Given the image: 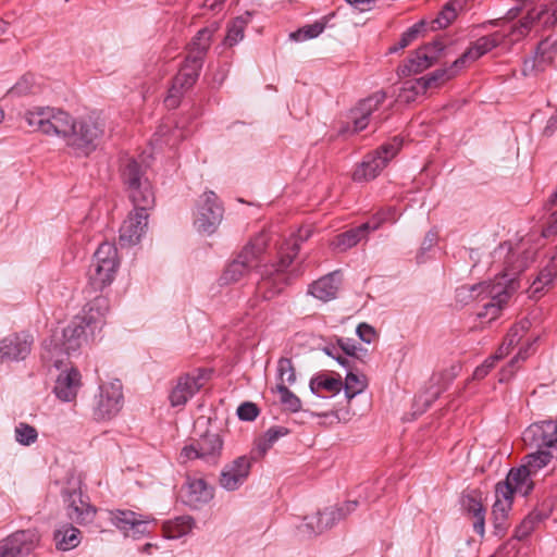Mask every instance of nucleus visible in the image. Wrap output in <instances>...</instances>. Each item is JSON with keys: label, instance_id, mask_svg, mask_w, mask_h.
I'll list each match as a JSON object with an SVG mask.
<instances>
[{"label": "nucleus", "instance_id": "obj_1", "mask_svg": "<svg viewBox=\"0 0 557 557\" xmlns=\"http://www.w3.org/2000/svg\"><path fill=\"white\" fill-rule=\"evenodd\" d=\"M109 311V301L104 297H96L87 305L84 315L75 317L62 331H54L49 339L44 342L42 358L60 369L65 359L77 351L86 341L87 329L91 333L100 330Z\"/></svg>", "mask_w": 557, "mask_h": 557}, {"label": "nucleus", "instance_id": "obj_2", "mask_svg": "<svg viewBox=\"0 0 557 557\" xmlns=\"http://www.w3.org/2000/svg\"><path fill=\"white\" fill-rule=\"evenodd\" d=\"M297 238H288L278 250L277 263L264 264L260 268V280L256 286V296L262 300H271L278 296L292 283L287 269L299 253Z\"/></svg>", "mask_w": 557, "mask_h": 557}, {"label": "nucleus", "instance_id": "obj_3", "mask_svg": "<svg viewBox=\"0 0 557 557\" xmlns=\"http://www.w3.org/2000/svg\"><path fill=\"white\" fill-rule=\"evenodd\" d=\"M518 287L517 280L507 273L497 275L491 282L473 285L470 288L471 296L483 301L476 312L478 318L487 323L496 320Z\"/></svg>", "mask_w": 557, "mask_h": 557}, {"label": "nucleus", "instance_id": "obj_4", "mask_svg": "<svg viewBox=\"0 0 557 557\" xmlns=\"http://www.w3.org/2000/svg\"><path fill=\"white\" fill-rule=\"evenodd\" d=\"M25 121L34 131L49 136L69 139L74 129V119L66 112L54 108H35L25 113Z\"/></svg>", "mask_w": 557, "mask_h": 557}, {"label": "nucleus", "instance_id": "obj_5", "mask_svg": "<svg viewBox=\"0 0 557 557\" xmlns=\"http://www.w3.org/2000/svg\"><path fill=\"white\" fill-rule=\"evenodd\" d=\"M120 176L134 206L153 208L154 193L150 182L145 176L141 164L132 158L123 160Z\"/></svg>", "mask_w": 557, "mask_h": 557}, {"label": "nucleus", "instance_id": "obj_6", "mask_svg": "<svg viewBox=\"0 0 557 557\" xmlns=\"http://www.w3.org/2000/svg\"><path fill=\"white\" fill-rule=\"evenodd\" d=\"M119 265L120 260L115 245L109 242L100 244L88 270L89 286L98 292L111 285Z\"/></svg>", "mask_w": 557, "mask_h": 557}, {"label": "nucleus", "instance_id": "obj_7", "mask_svg": "<svg viewBox=\"0 0 557 557\" xmlns=\"http://www.w3.org/2000/svg\"><path fill=\"white\" fill-rule=\"evenodd\" d=\"M103 134V120L91 115L86 116L77 122L74 121V129L69 136L67 146L77 154L87 156L96 149Z\"/></svg>", "mask_w": 557, "mask_h": 557}, {"label": "nucleus", "instance_id": "obj_8", "mask_svg": "<svg viewBox=\"0 0 557 557\" xmlns=\"http://www.w3.org/2000/svg\"><path fill=\"white\" fill-rule=\"evenodd\" d=\"M403 140L394 137L383 144L374 152L364 157L363 161L356 168L352 174L355 182H368L374 180L387 163L398 153Z\"/></svg>", "mask_w": 557, "mask_h": 557}, {"label": "nucleus", "instance_id": "obj_9", "mask_svg": "<svg viewBox=\"0 0 557 557\" xmlns=\"http://www.w3.org/2000/svg\"><path fill=\"white\" fill-rule=\"evenodd\" d=\"M123 386L119 380L101 384L95 396L92 416L96 421H108L119 414L123 407Z\"/></svg>", "mask_w": 557, "mask_h": 557}, {"label": "nucleus", "instance_id": "obj_10", "mask_svg": "<svg viewBox=\"0 0 557 557\" xmlns=\"http://www.w3.org/2000/svg\"><path fill=\"white\" fill-rule=\"evenodd\" d=\"M265 249L264 236L257 237L249 243L233 262L228 264L221 276L224 284L235 283L240 280L250 269L257 267L256 260Z\"/></svg>", "mask_w": 557, "mask_h": 557}, {"label": "nucleus", "instance_id": "obj_11", "mask_svg": "<svg viewBox=\"0 0 557 557\" xmlns=\"http://www.w3.org/2000/svg\"><path fill=\"white\" fill-rule=\"evenodd\" d=\"M63 497L65 503L66 516L69 519L79 525L91 523L96 517L97 509L89 503L81 490L79 483H74L64 488Z\"/></svg>", "mask_w": 557, "mask_h": 557}, {"label": "nucleus", "instance_id": "obj_12", "mask_svg": "<svg viewBox=\"0 0 557 557\" xmlns=\"http://www.w3.org/2000/svg\"><path fill=\"white\" fill-rule=\"evenodd\" d=\"M223 449V440L216 433L207 432L196 443L186 445L181 451L184 461L201 459L206 463L216 465Z\"/></svg>", "mask_w": 557, "mask_h": 557}, {"label": "nucleus", "instance_id": "obj_13", "mask_svg": "<svg viewBox=\"0 0 557 557\" xmlns=\"http://www.w3.org/2000/svg\"><path fill=\"white\" fill-rule=\"evenodd\" d=\"M224 209L213 191H205L198 200L195 225L198 231L212 234L223 219Z\"/></svg>", "mask_w": 557, "mask_h": 557}, {"label": "nucleus", "instance_id": "obj_14", "mask_svg": "<svg viewBox=\"0 0 557 557\" xmlns=\"http://www.w3.org/2000/svg\"><path fill=\"white\" fill-rule=\"evenodd\" d=\"M522 441L529 448L553 450L557 456V420L530 424L522 433Z\"/></svg>", "mask_w": 557, "mask_h": 557}, {"label": "nucleus", "instance_id": "obj_15", "mask_svg": "<svg viewBox=\"0 0 557 557\" xmlns=\"http://www.w3.org/2000/svg\"><path fill=\"white\" fill-rule=\"evenodd\" d=\"M548 16L544 20V26L550 27L557 24V0H553L547 5H542L540 9H529L527 14L519 21L518 24L511 26L510 32L506 34L510 41H519L524 38L535 25L536 22H540L544 16Z\"/></svg>", "mask_w": 557, "mask_h": 557}, {"label": "nucleus", "instance_id": "obj_16", "mask_svg": "<svg viewBox=\"0 0 557 557\" xmlns=\"http://www.w3.org/2000/svg\"><path fill=\"white\" fill-rule=\"evenodd\" d=\"M110 521L125 536L137 540L149 533V524L153 519L133 510L115 509L110 511Z\"/></svg>", "mask_w": 557, "mask_h": 557}, {"label": "nucleus", "instance_id": "obj_17", "mask_svg": "<svg viewBox=\"0 0 557 557\" xmlns=\"http://www.w3.org/2000/svg\"><path fill=\"white\" fill-rule=\"evenodd\" d=\"M205 380L206 370L203 369H196L181 375L169 396L171 406H184L203 386Z\"/></svg>", "mask_w": 557, "mask_h": 557}, {"label": "nucleus", "instance_id": "obj_18", "mask_svg": "<svg viewBox=\"0 0 557 557\" xmlns=\"http://www.w3.org/2000/svg\"><path fill=\"white\" fill-rule=\"evenodd\" d=\"M151 208H143L134 206L127 218L120 227V244L123 246H132L139 243L148 226V210Z\"/></svg>", "mask_w": 557, "mask_h": 557}, {"label": "nucleus", "instance_id": "obj_19", "mask_svg": "<svg viewBox=\"0 0 557 557\" xmlns=\"http://www.w3.org/2000/svg\"><path fill=\"white\" fill-rule=\"evenodd\" d=\"M35 530H22L0 541V557H22L28 555L38 544Z\"/></svg>", "mask_w": 557, "mask_h": 557}, {"label": "nucleus", "instance_id": "obj_20", "mask_svg": "<svg viewBox=\"0 0 557 557\" xmlns=\"http://www.w3.org/2000/svg\"><path fill=\"white\" fill-rule=\"evenodd\" d=\"M386 95L384 91H376L370 97L361 100L358 106L351 110V120L355 132L363 131L371 121L380 123L382 119L375 114L380 106L384 102Z\"/></svg>", "mask_w": 557, "mask_h": 557}, {"label": "nucleus", "instance_id": "obj_21", "mask_svg": "<svg viewBox=\"0 0 557 557\" xmlns=\"http://www.w3.org/2000/svg\"><path fill=\"white\" fill-rule=\"evenodd\" d=\"M444 49L441 41H434L416 50L400 69L405 76L418 74L431 67L437 60L440 52Z\"/></svg>", "mask_w": 557, "mask_h": 557}, {"label": "nucleus", "instance_id": "obj_22", "mask_svg": "<svg viewBox=\"0 0 557 557\" xmlns=\"http://www.w3.org/2000/svg\"><path fill=\"white\" fill-rule=\"evenodd\" d=\"M531 475L532 473L522 465L519 468L511 469L506 479L496 484V487L499 493L505 492V494L512 497L515 494L528 496L534 487Z\"/></svg>", "mask_w": 557, "mask_h": 557}, {"label": "nucleus", "instance_id": "obj_23", "mask_svg": "<svg viewBox=\"0 0 557 557\" xmlns=\"http://www.w3.org/2000/svg\"><path fill=\"white\" fill-rule=\"evenodd\" d=\"M252 465V458L239 456L226 465L220 475V484L227 491L237 490L248 478Z\"/></svg>", "mask_w": 557, "mask_h": 557}, {"label": "nucleus", "instance_id": "obj_24", "mask_svg": "<svg viewBox=\"0 0 557 557\" xmlns=\"http://www.w3.org/2000/svg\"><path fill=\"white\" fill-rule=\"evenodd\" d=\"M33 345V338L26 334H12L0 341V362L25 359Z\"/></svg>", "mask_w": 557, "mask_h": 557}, {"label": "nucleus", "instance_id": "obj_25", "mask_svg": "<svg viewBox=\"0 0 557 557\" xmlns=\"http://www.w3.org/2000/svg\"><path fill=\"white\" fill-rule=\"evenodd\" d=\"M507 35L498 32L476 39L457 60L454 61V67L462 69L467 63L474 62L499 46Z\"/></svg>", "mask_w": 557, "mask_h": 557}, {"label": "nucleus", "instance_id": "obj_26", "mask_svg": "<svg viewBox=\"0 0 557 557\" xmlns=\"http://www.w3.org/2000/svg\"><path fill=\"white\" fill-rule=\"evenodd\" d=\"M461 505L466 513L473 520V530L483 537L485 534L486 509L483 506L481 493L474 490L462 495Z\"/></svg>", "mask_w": 557, "mask_h": 557}, {"label": "nucleus", "instance_id": "obj_27", "mask_svg": "<svg viewBox=\"0 0 557 557\" xmlns=\"http://www.w3.org/2000/svg\"><path fill=\"white\" fill-rule=\"evenodd\" d=\"M339 272L329 273L309 285L308 293L321 301H330L336 298L339 289Z\"/></svg>", "mask_w": 557, "mask_h": 557}, {"label": "nucleus", "instance_id": "obj_28", "mask_svg": "<svg viewBox=\"0 0 557 557\" xmlns=\"http://www.w3.org/2000/svg\"><path fill=\"white\" fill-rule=\"evenodd\" d=\"M496 500L492 508L493 525L496 535H504L507 530L508 513L512 508L513 497L499 493L495 486Z\"/></svg>", "mask_w": 557, "mask_h": 557}, {"label": "nucleus", "instance_id": "obj_29", "mask_svg": "<svg viewBox=\"0 0 557 557\" xmlns=\"http://www.w3.org/2000/svg\"><path fill=\"white\" fill-rule=\"evenodd\" d=\"M81 387V373L76 369L62 372L54 385V394L62 401H72L76 398Z\"/></svg>", "mask_w": 557, "mask_h": 557}, {"label": "nucleus", "instance_id": "obj_30", "mask_svg": "<svg viewBox=\"0 0 557 557\" xmlns=\"http://www.w3.org/2000/svg\"><path fill=\"white\" fill-rule=\"evenodd\" d=\"M216 29V25H211L200 29L193 38L187 55L203 63L205 57L211 45L213 34Z\"/></svg>", "mask_w": 557, "mask_h": 557}, {"label": "nucleus", "instance_id": "obj_31", "mask_svg": "<svg viewBox=\"0 0 557 557\" xmlns=\"http://www.w3.org/2000/svg\"><path fill=\"white\" fill-rule=\"evenodd\" d=\"M186 488V503L189 506L197 507L213 497L212 487L203 479H188Z\"/></svg>", "mask_w": 557, "mask_h": 557}, {"label": "nucleus", "instance_id": "obj_32", "mask_svg": "<svg viewBox=\"0 0 557 557\" xmlns=\"http://www.w3.org/2000/svg\"><path fill=\"white\" fill-rule=\"evenodd\" d=\"M358 503L356 500H349L338 506L327 507L322 511L320 530H327L332 528L336 522L346 518L349 513L356 510Z\"/></svg>", "mask_w": 557, "mask_h": 557}, {"label": "nucleus", "instance_id": "obj_33", "mask_svg": "<svg viewBox=\"0 0 557 557\" xmlns=\"http://www.w3.org/2000/svg\"><path fill=\"white\" fill-rule=\"evenodd\" d=\"M529 327L530 322L528 320H522L512 325L509 332L507 333L504 342L495 352V358L503 359L504 357H506L509 354L510 349L513 346L518 345L520 341L524 337Z\"/></svg>", "mask_w": 557, "mask_h": 557}, {"label": "nucleus", "instance_id": "obj_34", "mask_svg": "<svg viewBox=\"0 0 557 557\" xmlns=\"http://www.w3.org/2000/svg\"><path fill=\"white\" fill-rule=\"evenodd\" d=\"M202 62L187 55L184 64L182 65L173 81H175L176 84L183 86L188 90L197 82L200 71L202 69Z\"/></svg>", "mask_w": 557, "mask_h": 557}, {"label": "nucleus", "instance_id": "obj_35", "mask_svg": "<svg viewBox=\"0 0 557 557\" xmlns=\"http://www.w3.org/2000/svg\"><path fill=\"white\" fill-rule=\"evenodd\" d=\"M53 539L58 549L70 550L79 545L81 531L73 524L65 523L54 531Z\"/></svg>", "mask_w": 557, "mask_h": 557}, {"label": "nucleus", "instance_id": "obj_36", "mask_svg": "<svg viewBox=\"0 0 557 557\" xmlns=\"http://www.w3.org/2000/svg\"><path fill=\"white\" fill-rule=\"evenodd\" d=\"M546 41H542L535 54L532 58L525 59L522 66V73L524 76L542 72L552 62L553 57L546 53Z\"/></svg>", "mask_w": 557, "mask_h": 557}, {"label": "nucleus", "instance_id": "obj_37", "mask_svg": "<svg viewBox=\"0 0 557 557\" xmlns=\"http://www.w3.org/2000/svg\"><path fill=\"white\" fill-rule=\"evenodd\" d=\"M288 429L285 426L275 425L265 431L255 443V451L258 457H263L272 446L283 436L288 434Z\"/></svg>", "mask_w": 557, "mask_h": 557}, {"label": "nucleus", "instance_id": "obj_38", "mask_svg": "<svg viewBox=\"0 0 557 557\" xmlns=\"http://www.w3.org/2000/svg\"><path fill=\"white\" fill-rule=\"evenodd\" d=\"M466 0H450L447 2L437 17L432 21V29H442L448 27L457 17L458 12L462 10Z\"/></svg>", "mask_w": 557, "mask_h": 557}, {"label": "nucleus", "instance_id": "obj_39", "mask_svg": "<svg viewBox=\"0 0 557 557\" xmlns=\"http://www.w3.org/2000/svg\"><path fill=\"white\" fill-rule=\"evenodd\" d=\"M557 277V258L553 257L548 263L541 270L531 285L533 294L541 293L546 286L550 285Z\"/></svg>", "mask_w": 557, "mask_h": 557}, {"label": "nucleus", "instance_id": "obj_40", "mask_svg": "<svg viewBox=\"0 0 557 557\" xmlns=\"http://www.w3.org/2000/svg\"><path fill=\"white\" fill-rule=\"evenodd\" d=\"M250 13L240 15L232 20L227 26L225 44L230 47L238 44L244 38L245 28L250 22Z\"/></svg>", "mask_w": 557, "mask_h": 557}, {"label": "nucleus", "instance_id": "obj_41", "mask_svg": "<svg viewBox=\"0 0 557 557\" xmlns=\"http://www.w3.org/2000/svg\"><path fill=\"white\" fill-rule=\"evenodd\" d=\"M554 454L555 453H553V450L534 449V451L524 457L523 466L532 474H535L537 471L550 463Z\"/></svg>", "mask_w": 557, "mask_h": 557}, {"label": "nucleus", "instance_id": "obj_42", "mask_svg": "<svg viewBox=\"0 0 557 557\" xmlns=\"http://www.w3.org/2000/svg\"><path fill=\"white\" fill-rule=\"evenodd\" d=\"M343 383L341 377H332L326 374H319L310 380V389L313 394L319 395L321 391L332 394L341 392Z\"/></svg>", "mask_w": 557, "mask_h": 557}, {"label": "nucleus", "instance_id": "obj_43", "mask_svg": "<svg viewBox=\"0 0 557 557\" xmlns=\"http://www.w3.org/2000/svg\"><path fill=\"white\" fill-rule=\"evenodd\" d=\"M194 520L189 516L177 517L164 524V533L168 539H178L186 535L193 529Z\"/></svg>", "mask_w": 557, "mask_h": 557}, {"label": "nucleus", "instance_id": "obj_44", "mask_svg": "<svg viewBox=\"0 0 557 557\" xmlns=\"http://www.w3.org/2000/svg\"><path fill=\"white\" fill-rule=\"evenodd\" d=\"M461 69L454 67V63L448 69H438L434 72L430 73L429 75L422 76V82L420 84H424L428 89L431 88H437L447 81L451 79L457 75V73Z\"/></svg>", "mask_w": 557, "mask_h": 557}, {"label": "nucleus", "instance_id": "obj_45", "mask_svg": "<svg viewBox=\"0 0 557 557\" xmlns=\"http://www.w3.org/2000/svg\"><path fill=\"white\" fill-rule=\"evenodd\" d=\"M366 236L364 231L361 225H359L337 235L333 244L341 251H346L347 249L356 246Z\"/></svg>", "mask_w": 557, "mask_h": 557}, {"label": "nucleus", "instance_id": "obj_46", "mask_svg": "<svg viewBox=\"0 0 557 557\" xmlns=\"http://www.w3.org/2000/svg\"><path fill=\"white\" fill-rule=\"evenodd\" d=\"M272 392L278 394L280 403L285 410L298 412L301 409L300 399L289 391L288 385L276 384V386L272 388Z\"/></svg>", "mask_w": 557, "mask_h": 557}, {"label": "nucleus", "instance_id": "obj_47", "mask_svg": "<svg viewBox=\"0 0 557 557\" xmlns=\"http://www.w3.org/2000/svg\"><path fill=\"white\" fill-rule=\"evenodd\" d=\"M530 347V343H528L525 347H521L510 362L499 371L498 381L500 383L509 382L515 376L518 369L517 363L519 361H524L529 357Z\"/></svg>", "mask_w": 557, "mask_h": 557}, {"label": "nucleus", "instance_id": "obj_48", "mask_svg": "<svg viewBox=\"0 0 557 557\" xmlns=\"http://www.w3.org/2000/svg\"><path fill=\"white\" fill-rule=\"evenodd\" d=\"M325 28V23L317 21L290 33L289 38L294 41H305L317 38Z\"/></svg>", "mask_w": 557, "mask_h": 557}, {"label": "nucleus", "instance_id": "obj_49", "mask_svg": "<svg viewBox=\"0 0 557 557\" xmlns=\"http://www.w3.org/2000/svg\"><path fill=\"white\" fill-rule=\"evenodd\" d=\"M277 384L293 385L296 382V371L289 358H280L277 361Z\"/></svg>", "mask_w": 557, "mask_h": 557}, {"label": "nucleus", "instance_id": "obj_50", "mask_svg": "<svg viewBox=\"0 0 557 557\" xmlns=\"http://www.w3.org/2000/svg\"><path fill=\"white\" fill-rule=\"evenodd\" d=\"M15 434V441L23 445V446H29L34 444L38 438V432L37 430L25 422H20L14 430Z\"/></svg>", "mask_w": 557, "mask_h": 557}, {"label": "nucleus", "instance_id": "obj_51", "mask_svg": "<svg viewBox=\"0 0 557 557\" xmlns=\"http://www.w3.org/2000/svg\"><path fill=\"white\" fill-rule=\"evenodd\" d=\"M367 387V379L363 375H357L348 372L345 379V394L347 398H352L362 393Z\"/></svg>", "mask_w": 557, "mask_h": 557}, {"label": "nucleus", "instance_id": "obj_52", "mask_svg": "<svg viewBox=\"0 0 557 557\" xmlns=\"http://www.w3.org/2000/svg\"><path fill=\"white\" fill-rule=\"evenodd\" d=\"M421 82L422 77L405 82L399 97L405 101L410 102L416 100L419 95H424L428 88L424 85L422 86V84H420Z\"/></svg>", "mask_w": 557, "mask_h": 557}, {"label": "nucleus", "instance_id": "obj_53", "mask_svg": "<svg viewBox=\"0 0 557 557\" xmlns=\"http://www.w3.org/2000/svg\"><path fill=\"white\" fill-rule=\"evenodd\" d=\"M424 27V22L421 21L414 25H412L411 27H409L400 37L399 41L397 45L391 47L388 49V52L389 53H394L400 49H404L406 48L407 46H409L417 37L418 35L421 33V30L423 29Z\"/></svg>", "mask_w": 557, "mask_h": 557}, {"label": "nucleus", "instance_id": "obj_54", "mask_svg": "<svg viewBox=\"0 0 557 557\" xmlns=\"http://www.w3.org/2000/svg\"><path fill=\"white\" fill-rule=\"evenodd\" d=\"M186 90V88L180 86L175 81H173L171 87L168 90V95L164 98L165 107L169 109H176L180 106L182 97Z\"/></svg>", "mask_w": 557, "mask_h": 557}, {"label": "nucleus", "instance_id": "obj_55", "mask_svg": "<svg viewBox=\"0 0 557 557\" xmlns=\"http://www.w3.org/2000/svg\"><path fill=\"white\" fill-rule=\"evenodd\" d=\"M321 524V515L318 512L308 516L305 518V523L301 524L300 530L302 533L307 535H317L324 532V530H320Z\"/></svg>", "mask_w": 557, "mask_h": 557}, {"label": "nucleus", "instance_id": "obj_56", "mask_svg": "<svg viewBox=\"0 0 557 557\" xmlns=\"http://www.w3.org/2000/svg\"><path fill=\"white\" fill-rule=\"evenodd\" d=\"M259 413L258 406L251 401H245L237 408V416L242 421H253Z\"/></svg>", "mask_w": 557, "mask_h": 557}, {"label": "nucleus", "instance_id": "obj_57", "mask_svg": "<svg viewBox=\"0 0 557 557\" xmlns=\"http://www.w3.org/2000/svg\"><path fill=\"white\" fill-rule=\"evenodd\" d=\"M396 219L392 218H382L379 213H375L368 222L362 223L361 227L364 231L366 235H368L371 231L377 230L384 223H395Z\"/></svg>", "mask_w": 557, "mask_h": 557}, {"label": "nucleus", "instance_id": "obj_58", "mask_svg": "<svg viewBox=\"0 0 557 557\" xmlns=\"http://www.w3.org/2000/svg\"><path fill=\"white\" fill-rule=\"evenodd\" d=\"M534 530V520L531 517L524 518L515 530V537L519 541L528 537Z\"/></svg>", "mask_w": 557, "mask_h": 557}, {"label": "nucleus", "instance_id": "obj_59", "mask_svg": "<svg viewBox=\"0 0 557 557\" xmlns=\"http://www.w3.org/2000/svg\"><path fill=\"white\" fill-rule=\"evenodd\" d=\"M500 360L499 358H495V354L487 358L481 366L476 367L473 372V379L482 380L484 379L490 371L495 367L496 361Z\"/></svg>", "mask_w": 557, "mask_h": 557}, {"label": "nucleus", "instance_id": "obj_60", "mask_svg": "<svg viewBox=\"0 0 557 557\" xmlns=\"http://www.w3.org/2000/svg\"><path fill=\"white\" fill-rule=\"evenodd\" d=\"M34 77L32 75L23 76L12 88L16 95H26L33 92Z\"/></svg>", "mask_w": 557, "mask_h": 557}, {"label": "nucleus", "instance_id": "obj_61", "mask_svg": "<svg viewBox=\"0 0 557 557\" xmlns=\"http://www.w3.org/2000/svg\"><path fill=\"white\" fill-rule=\"evenodd\" d=\"M356 332H357L359 338L367 344L372 343L376 337V333H375L374 329L367 323L359 324L357 326Z\"/></svg>", "mask_w": 557, "mask_h": 557}, {"label": "nucleus", "instance_id": "obj_62", "mask_svg": "<svg viewBox=\"0 0 557 557\" xmlns=\"http://www.w3.org/2000/svg\"><path fill=\"white\" fill-rule=\"evenodd\" d=\"M557 234V209L553 211L547 220L546 226L542 231L544 237Z\"/></svg>", "mask_w": 557, "mask_h": 557}, {"label": "nucleus", "instance_id": "obj_63", "mask_svg": "<svg viewBox=\"0 0 557 557\" xmlns=\"http://www.w3.org/2000/svg\"><path fill=\"white\" fill-rule=\"evenodd\" d=\"M530 0H518V4L508 10L506 17L508 20L516 18L524 9H527Z\"/></svg>", "mask_w": 557, "mask_h": 557}, {"label": "nucleus", "instance_id": "obj_64", "mask_svg": "<svg viewBox=\"0 0 557 557\" xmlns=\"http://www.w3.org/2000/svg\"><path fill=\"white\" fill-rule=\"evenodd\" d=\"M339 347L347 356H356L357 348L355 344L350 343L348 339H339L338 341Z\"/></svg>", "mask_w": 557, "mask_h": 557}]
</instances>
